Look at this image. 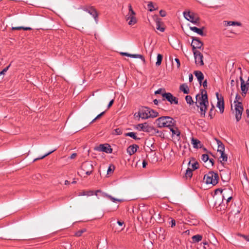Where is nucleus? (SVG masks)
Masks as SVG:
<instances>
[{"instance_id":"6","label":"nucleus","mask_w":249,"mask_h":249,"mask_svg":"<svg viewBox=\"0 0 249 249\" xmlns=\"http://www.w3.org/2000/svg\"><path fill=\"white\" fill-rule=\"evenodd\" d=\"M183 15L187 20L196 25H198L199 18L195 14L190 11L184 12Z\"/></svg>"},{"instance_id":"20","label":"nucleus","mask_w":249,"mask_h":249,"mask_svg":"<svg viewBox=\"0 0 249 249\" xmlns=\"http://www.w3.org/2000/svg\"><path fill=\"white\" fill-rule=\"evenodd\" d=\"M191 143L194 148H198L201 147L200 141L197 139L192 138Z\"/></svg>"},{"instance_id":"39","label":"nucleus","mask_w":249,"mask_h":249,"mask_svg":"<svg viewBox=\"0 0 249 249\" xmlns=\"http://www.w3.org/2000/svg\"><path fill=\"white\" fill-rule=\"evenodd\" d=\"M147 6L149 10L151 12L157 9V8H155L153 3L151 1L148 3Z\"/></svg>"},{"instance_id":"45","label":"nucleus","mask_w":249,"mask_h":249,"mask_svg":"<svg viewBox=\"0 0 249 249\" xmlns=\"http://www.w3.org/2000/svg\"><path fill=\"white\" fill-rule=\"evenodd\" d=\"M164 93H166V92H165L164 89H160L155 92V94H161L162 96Z\"/></svg>"},{"instance_id":"17","label":"nucleus","mask_w":249,"mask_h":249,"mask_svg":"<svg viewBox=\"0 0 249 249\" xmlns=\"http://www.w3.org/2000/svg\"><path fill=\"white\" fill-rule=\"evenodd\" d=\"M136 128L139 130H142L143 131H148L149 130L148 125L146 123L138 124L136 126Z\"/></svg>"},{"instance_id":"59","label":"nucleus","mask_w":249,"mask_h":249,"mask_svg":"<svg viewBox=\"0 0 249 249\" xmlns=\"http://www.w3.org/2000/svg\"><path fill=\"white\" fill-rule=\"evenodd\" d=\"M203 86L204 88H206L207 87V80H205L203 82Z\"/></svg>"},{"instance_id":"41","label":"nucleus","mask_w":249,"mask_h":249,"mask_svg":"<svg viewBox=\"0 0 249 249\" xmlns=\"http://www.w3.org/2000/svg\"><path fill=\"white\" fill-rule=\"evenodd\" d=\"M12 30H19L21 29H23L24 30H31L32 29L30 27H24L22 26H19V27H13Z\"/></svg>"},{"instance_id":"31","label":"nucleus","mask_w":249,"mask_h":249,"mask_svg":"<svg viewBox=\"0 0 249 249\" xmlns=\"http://www.w3.org/2000/svg\"><path fill=\"white\" fill-rule=\"evenodd\" d=\"M208 105H203L199 106L198 107L200 108V111L201 112V116L204 117L205 115V113L206 112L207 109Z\"/></svg>"},{"instance_id":"7","label":"nucleus","mask_w":249,"mask_h":249,"mask_svg":"<svg viewBox=\"0 0 249 249\" xmlns=\"http://www.w3.org/2000/svg\"><path fill=\"white\" fill-rule=\"evenodd\" d=\"M234 111L233 113L235 114L236 120L238 122L241 118L243 111L244 110L242 103H238L237 105H234Z\"/></svg>"},{"instance_id":"37","label":"nucleus","mask_w":249,"mask_h":249,"mask_svg":"<svg viewBox=\"0 0 249 249\" xmlns=\"http://www.w3.org/2000/svg\"><path fill=\"white\" fill-rule=\"evenodd\" d=\"M156 28L157 30H160L161 32H163L164 30V28L163 27H161L160 26V21L159 19H157L156 21Z\"/></svg>"},{"instance_id":"26","label":"nucleus","mask_w":249,"mask_h":249,"mask_svg":"<svg viewBox=\"0 0 249 249\" xmlns=\"http://www.w3.org/2000/svg\"><path fill=\"white\" fill-rule=\"evenodd\" d=\"M94 194V192L92 191H82V192H80L78 196H92Z\"/></svg>"},{"instance_id":"53","label":"nucleus","mask_w":249,"mask_h":249,"mask_svg":"<svg viewBox=\"0 0 249 249\" xmlns=\"http://www.w3.org/2000/svg\"><path fill=\"white\" fill-rule=\"evenodd\" d=\"M160 14L161 17H164L166 16V13L165 11L161 10L160 11Z\"/></svg>"},{"instance_id":"13","label":"nucleus","mask_w":249,"mask_h":249,"mask_svg":"<svg viewBox=\"0 0 249 249\" xmlns=\"http://www.w3.org/2000/svg\"><path fill=\"white\" fill-rule=\"evenodd\" d=\"M149 108L147 107H142L138 113V116L142 119L149 118Z\"/></svg>"},{"instance_id":"10","label":"nucleus","mask_w":249,"mask_h":249,"mask_svg":"<svg viewBox=\"0 0 249 249\" xmlns=\"http://www.w3.org/2000/svg\"><path fill=\"white\" fill-rule=\"evenodd\" d=\"M94 149L98 151L105 152L107 153H111L112 151L111 146L107 143L100 144L95 147Z\"/></svg>"},{"instance_id":"34","label":"nucleus","mask_w":249,"mask_h":249,"mask_svg":"<svg viewBox=\"0 0 249 249\" xmlns=\"http://www.w3.org/2000/svg\"><path fill=\"white\" fill-rule=\"evenodd\" d=\"M209 247L207 243L205 242L203 244H199L196 247V249H207Z\"/></svg>"},{"instance_id":"16","label":"nucleus","mask_w":249,"mask_h":249,"mask_svg":"<svg viewBox=\"0 0 249 249\" xmlns=\"http://www.w3.org/2000/svg\"><path fill=\"white\" fill-rule=\"evenodd\" d=\"M138 148L139 146L136 144L130 145L127 148V152L130 155H132L137 151Z\"/></svg>"},{"instance_id":"33","label":"nucleus","mask_w":249,"mask_h":249,"mask_svg":"<svg viewBox=\"0 0 249 249\" xmlns=\"http://www.w3.org/2000/svg\"><path fill=\"white\" fill-rule=\"evenodd\" d=\"M192 169L190 167H188L186 170L185 177L186 178H190L192 176Z\"/></svg>"},{"instance_id":"15","label":"nucleus","mask_w":249,"mask_h":249,"mask_svg":"<svg viewBox=\"0 0 249 249\" xmlns=\"http://www.w3.org/2000/svg\"><path fill=\"white\" fill-rule=\"evenodd\" d=\"M120 54L122 55L127 56H129V57H133V58H140L143 61H144V59L143 56L142 55H140V54H130V53H123V52L120 53Z\"/></svg>"},{"instance_id":"11","label":"nucleus","mask_w":249,"mask_h":249,"mask_svg":"<svg viewBox=\"0 0 249 249\" xmlns=\"http://www.w3.org/2000/svg\"><path fill=\"white\" fill-rule=\"evenodd\" d=\"M192 38L193 40L191 43V46L193 48L194 53V50H196V49H201L203 46V43L197 37H192Z\"/></svg>"},{"instance_id":"24","label":"nucleus","mask_w":249,"mask_h":249,"mask_svg":"<svg viewBox=\"0 0 249 249\" xmlns=\"http://www.w3.org/2000/svg\"><path fill=\"white\" fill-rule=\"evenodd\" d=\"M229 192H230V191L227 190L226 189L221 190L218 189L215 190L216 193L219 192L221 195H222L223 199H225V197L228 196L227 195Z\"/></svg>"},{"instance_id":"61","label":"nucleus","mask_w":249,"mask_h":249,"mask_svg":"<svg viewBox=\"0 0 249 249\" xmlns=\"http://www.w3.org/2000/svg\"><path fill=\"white\" fill-rule=\"evenodd\" d=\"M147 165V162L145 160H143L142 161V167L145 168Z\"/></svg>"},{"instance_id":"54","label":"nucleus","mask_w":249,"mask_h":249,"mask_svg":"<svg viewBox=\"0 0 249 249\" xmlns=\"http://www.w3.org/2000/svg\"><path fill=\"white\" fill-rule=\"evenodd\" d=\"M175 60L177 63V67L178 68L180 66L179 60L178 58H176Z\"/></svg>"},{"instance_id":"64","label":"nucleus","mask_w":249,"mask_h":249,"mask_svg":"<svg viewBox=\"0 0 249 249\" xmlns=\"http://www.w3.org/2000/svg\"><path fill=\"white\" fill-rule=\"evenodd\" d=\"M232 198V197L231 196H230L229 197H228V198L227 199V202H229L230 201V200Z\"/></svg>"},{"instance_id":"23","label":"nucleus","mask_w":249,"mask_h":249,"mask_svg":"<svg viewBox=\"0 0 249 249\" xmlns=\"http://www.w3.org/2000/svg\"><path fill=\"white\" fill-rule=\"evenodd\" d=\"M202 239V236L199 234H196L193 236L192 237V243H196L201 241Z\"/></svg>"},{"instance_id":"28","label":"nucleus","mask_w":249,"mask_h":249,"mask_svg":"<svg viewBox=\"0 0 249 249\" xmlns=\"http://www.w3.org/2000/svg\"><path fill=\"white\" fill-rule=\"evenodd\" d=\"M148 112H149L148 117L149 118H154L158 116V113L155 110L149 108Z\"/></svg>"},{"instance_id":"22","label":"nucleus","mask_w":249,"mask_h":249,"mask_svg":"<svg viewBox=\"0 0 249 249\" xmlns=\"http://www.w3.org/2000/svg\"><path fill=\"white\" fill-rule=\"evenodd\" d=\"M231 95L233 94L234 90L235 89V88H237L238 86V81L236 80L235 81L232 79L231 82Z\"/></svg>"},{"instance_id":"1","label":"nucleus","mask_w":249,"mask_h":249,"mask_svg":"<svg viewBox=\"0 0 249 249\" xmlns=\"http://www.w3.org/2000/svg\"><path fill=\"white\" fill-rule=\"evenodd\" d=\"M97 17V11L92 7H85L83 8V12L80 14V21L82 25L88 26L92 19H94L96 21Z\"/></svg>"},{"instance_id":"49","label":"nucleus","mask_w":249,"mask_h":249,"mask_svg":"<svg viewBox=\"0 0 249 249\" xmlns=\"http://www.w3.org/2000/svg\"><path fill=\"white\" fill-rule=\"evenodd\" d=\"M86 231L85 229H82L80 231H78L75 233V236H80L83 233Z\"/></svg>"},{"instance_id":"32","label":"nucleus","mask_w":249,"mask_h":249,"mask_svg":"<svg viewBox=\"0 0 249 249\" xmlns=\"http://www.w3.org/2000/svg\"><path fill=\"white\" fill-rule=\"evenodd\" d=\"M170 130L172 133V135H176L178 138L179 137L180 132L177 128H174L173 127H170Z\"/></svg>"},{"instance_id":"29","label":"nucleus","mask_w":249,"mask_h":249,"mask_svg":"<svg viewBox=\"0 0 249 249\" xmlns=\"http://www.w3.org/2000/svg\"><path fill=\"white\" fill-rule=\"evenodd\" d=\"M180 89L185 94H188L189 91L188 87L186 84H182L180 86Z\"/></svg>"},{"instance_id":"8","label":"nucleus","mask_w":249,"mask_h":249,"mask_svg":"<svg viewBox=\"0 0 249 249\" xmlns=\"http://www.w3.org/2000/svg\"><path fill=\"white\" fill-rule=\"evenodd\" d=\"M93 166L92 164L89 161L84 162L81 165V169L85 172L86 175H89L92 172Z\"/></svg>"},{"instance_id":"60","label":"nucleus","mask_w":249,"mask_h":249,"mask_svg":"<svg viewBox=\"0 0 249 249\" xmlns=\"http://www.w3.org/2000/svg\"><path fill=\"white\" fill-rule=\"evenodd\" d=\"M240 81H241V85H243V84H245V81H244V80H243V78H242V76H241L240 77Z\"/></svg>"},{"instance_id":"30","label":"nucleus","mask_w":249,"mask_h":249,"mask_svg":"<svg viewBox=\"0 0 249 249\" xmlns=\"http://www.w3.org/2000/svg\"><path fill=\"white\" fill-rule=\"evenodd\" d=\"M220 156L219 158L220 161L222 162V161H226L228 159V157L227 155L225 154L224 152L219 153Z\"/></svg>"},{"instance_id":"58","label":"nucleus","mask_w":249,"mask_h":249,"mask_svg":"<svg viewBox=\"0 0 249 249\" xmlns=\"http://www.w3.org/2000/svg\"><path fill=\"white\" fill-rule=\"evenodd\" d=\"M193 76L192 74H190L189 75V80L191 82L193 81Z\"/></svg>"},{"instance_id":"40","label":"nucleus","mask_w":249,"mask_h":249,"mask_svg":"<svg viewBox=\"0 0 249 249\" xmlns=\"http://www.w3.org/2000/svg\"><path fill=\"white\" fill-rule=\"evenodd\" d=\"M162 59V55L160 54H158L157 55V61L156 63V66H160L161 64Z\"/></svg>"},{"instance_id":"5","label":"nucleus","mask_w":249,"mask_h":249,"mask_svg":"<svg viewBox=\"0 0 249 249\" xmlns=\"http://www.w3.org/2000/svg\"><path fill=\"white\" fill-rule=\"evenodd\" d=\"M129 12L128 14L125 16L126 20H128V24L129 25H133L137 22V19L135 17L136 13L132 9L131 4L128 5Z\"/></svg>"},{"instance_id":"38","label":"nucleus","mask_w":249,"mask_h":249,"mask_svg":"<svg viewBox=\"0 0 249 249\" xmlns=\"http://www.w3.org/2000/svg\"><path fill=\"white\" fill-rule=\"evenodd\" d=\"M105 196H106V197H107V198H109L110 200H111L112 201H113L114 202H117V201H118V202L122 201L121 199L115 198L112 197L111 196L107 195V194H106L105 195Z\"/></svg>"},{"instance_id":"62","label":"nucleus","mask_w":249,"mask_h":249,"mask_svg":"<svg viewBox=\"0 0 249 249\" xmlns=\"http://www.w3.org/2000/svg\"><path fill=\"white\" fill-rule=\"evenodd\" d=\"M210 162L211 163L212 166H213L214 164V160L213 159H209Z\"/></svg>"},{"instance_id":"21","label":"nucleus","mask_w":249,"mask_h":249,"mask_svg":"<svg viewBox=\"0 0 249 249\" xmlns=\"http://www.w3.org/2000/svg\"><path fill=\"white\" fill-rule=\"evenodd\" d=\"M217 144L218 145L217 152L219 153L223 152L225 151V146L222 142L218 140H216Z\"/></svg>"},{"instance_id":"52","label":"nucleus","mask_w":249,"mask_h":249,"mask_svg":"<svg viewBox=\"0 0 249 249\" xmlns=\"http://www.w3.org/2000/svg\"><path fill=\"white\" fill-rule=\"evenodd\" d=\"M10 67V65L6 67L5 68H4L2 71L0 72V74L1 75H4L5 72L7 71L8 70L9 68Z\"/></svg>"},{"instance_id":"42","label":"nucleus","mask_w":249,"mask_h":249,"mask_svg":"<svg viewBox=\"0 0 249 249\" xmlns=\"http://www.w3.org/2000/svg\"><path fill=\"white\" fill-rule=\"evenodd\" d=\"M185 100L187 104H189L190 105H191L192 104H193L194 102L193 101L192 98L190 95H187L185 97Z\"/></svg>"},{"instance_id":"43","label":"nucleus","mask_w":249,"mask_h":249,"mask_svg":"<svg viewBox=\"0 0 249 249\" xmlns=\"http://www.w3.org/2000/svg\"><path fill=\"white\" fill-rule=\"evenodd\" d=\"M115 169V167L113 165H110L107 171V175H111L113 173L114 170Z\"/></svg>"},{"instance_id":"63","label":"nucleus","mask_w":249,"mask_h":249,"mask_svg":"<svg viewBox=\"0 0 249 249\" xmlns=\"http://www.w3.org/2000/svg\"><path fill=\"white\" fill-rule=\"evenodd\" d=\"M117 223L119 225L121 226H122L123 225L124 222H121L120 221H118Z\"/></svg>"},{"instance_id":"19","label":"nucleus","mask_w":249,"mask_h":249,"mask_svg":"<svg viewBox=\"0 0 249 249\" xmlns=\"http://www.w3.org/2000/svg\"><path fill=\"white\" fill-rule=\"evenodd\" d=\"M194 74L196 77L198 81L200 84H201L202 81L204 79L203 74L200 71H195Z\"/></svg>"},{"instance_id":"46","label":"nucleus","mask_w":249,"mask_h":249,"mask_svg":"<svg viewBox=\"0 0 249 249\" xmlns=\"http://www.w3.org/2000/svg\"><path fill=\"white\" fill-rule=\"evenodd\" d=\"M241 90L242 91L243 93H244V94H246L247 92V90H248V88H247V85L246 84L241 85Z\"/></svg>"},{"instance_id":"25","label":"nucleus","mask_w":249,"mask_h":249,"mask_svg":"<svg viewBox=\"0 0 249 249\" xmlns=\"http://www.w3.org/2000/svg\"><path fill=\"white\" fill-rule=\"evenodd\" d=\"M225 25L227 26H241V23L237 21H224Z\"/></svg>"},{"instance_id":"36","label":"nucleus","mask_w":249,"mask_h":249,"mask_svg":"<svg viewBox=\"0 0 249 249\" xmlns=\"http://www.w3.org/2000/svg\"><path fill=\"white\" fill-rule=\"evenodd\" d=\"M124 135L125 136H129L131 138H132L133 139H135V140H138V139H140V138H138L137 137V136L136 135L135 133H134V132H129V133H126L124 134Z\"/></svg>"},{"instance_id":"50","label":"nucleus","mask_w":249,"mask_h":249,"mask_svg":"<svg viewBox=\"0 0 249 249\" xmlns=\"http://www.w3.org/2000/svg\"><path fill=\"white\" fill-rule=\"evenodd\" d=\"M105 113V112H102V113H101L100 114H99V115H98L91 122V123H93L94 122V121H95L96 120H98L99 119H100Z\"/></svg>"},{"instance_id":"48","label":"nucleus","mask_w":249,"mask_h":249,"mask_svg":"<svg viewBox=\"0 0 249 249\" xmlns=\"http://www.w3.org/2000/svg\"><path fill=\"white\" fill-rule=\"evenodd\" d=\"M241 99V97L239 95H238L237 94H236V97H235V100L234 101V104L235 105H237V104L238 103H241V102L239 101V100H240Z\"/></svg>"},{"instance_id":"9","label":"nucleus","mask_w":249,"mask_h":249,"mask_svg":"<svg viewBox=\"0 0 249 249\" xmlns=\"http://www.w3.org/2000/svg\"><path fill=\"white\" fill-rule=\"evenodd\" d=\"M193 53L196 64L200 66H203L204 65L203 54L197 50H194Z\"/></svg>"},{"instance_id":"18","label":"nucleus","mask_w":249,"mask_h":249,"mask_svg":"<svg viewBox=\"0 0 249 249\" xmlns=\"http://www.w3.org/2000/svg\"><path fill=\"white\" fill-rule=\"evenodd\" d=\"M190 29L191 31L197 33V34L201 36H204L205 35L203 33V29H204V27H202L201 29L198 28L196 27H190Z\"/></svg>"},{"instance_id":"35","label":"nucleus","mask_w":249,"mask_h":249,"mask_svg":"<svg viewBox=\"0 0 249 249\" xmlns=\"http://www.w3.org/2000/svg\"><path fill=\"white\" fill-rule=\"evenodd\" d=\"M188 165L189 166V167H190L192 170H194L198 168V163L197 162H195L191 164V161H190Z\"/></svg>"},{"instance_id":"12","label":"nucleus","mask_w":249,"mask_h":249,"mask_svg":"<svg viewBox=\"0 0 249 249\" xmlns=\"http://www.w3.org/2000/svg\"><path fill=\"white\" fill-rule=\"evenodd\" d=\"M163 100H167L171 104H178V99L174 97L171 93L167 92L166 93H164L163 95Z\"/></svg>"},{"instance_id":"56","label":"nucleus","mask_w":249,"mask_h":249,"mask_svg":"<svg viewBox=\"0 0 249 249\" xmlns=\"http://www.w3.org/2000/svg\"><path fill=\"white\" fill-rule=\"evenodd\" d=\"M114 103V99H113L112 100H111L110 102L109 103L108 105V106H107V107L108 108H109V107H110L112 104H113Z\"/></svg>"},{"instance_id":"3","label":"nucleus","mask_w":249,"mask_h":249,"mask_svg":"<svg viewBox=\"0 0 249 249\" xmlns=\"http://www.w3.org/2000/svg\"><path fill=\"white\" fill-rule=\"evenodd\" d=\"M196 102H195L196 106L199 107L201 106L208 105V100L207 95V92L205 90L201 91V94H198L196 96Z\"/></svg>"},{"instance_id":"14","label":"nucleus","mask_w":249,"mask_h":249,"mask_svg":"<svg viewBox=\"0 0 249 249\" xmlns=\"http://www.w3.org/2000/svg\"><path fill=\"white\" fill-rule=\"evenodd\" d=\"M216 97L218 100L217 107L219 108L220 112L222 113L224 110V99L222 96H219L218 93H216Z\"/></svg>"},{"instance_id":"51","label":"nucleus","mask_w":249,"mask_h":249,"mask_svg":"<svg viewBox=\"0 0 249 249\" xmlns=\"http://www.w3.org/2000/svg\"><path fill=\"white\" fill-rule=\"evenodd\" d=\"M114 131L116 135H120L122 133V130L120 128H116Z\"/></svg>"},{"instance_id":"2","label":"nucleus","mask_w":249,"mask_h":249,"mask_svg":"<svg viewBox=\"0 0 249 249\" xmlns=\"http://www.w3.org/2000/svg\"><path fill=\"white\" fill-rule=\"evenodd\" d=\"M175 123L174 119L168 116H162L156 120V124L159 127L173 126Z\"/></svg>"},{"instance_id":"44","label":"nucleus","mask_w":249,"mask_h":249,"mask_svg":"<svg viewBox=\"0 0 249 249\" xmlns=\"http://www.w3.org/2000/svg\"><path fill=\"white\" fill-rule=\"evenodd\" d=\"M55 150H52V151H50V152L47 153L46 154H45V155L42 156L40 158H36V159H34L33 162H35V161H37V160H39L43 159V158H44L46 156H47L49 155H50V154L52 153Z\"/></svg>"},{"instance_id":"57","label":"nucleus","mask_w":249,"mask_h":249,"mask_svg":"<svg viewBox=\"0 0 249 249\" xmlns=\"http://www.w3.org/2000/svg\"><path fill=\"white\" fill-rule=\"evenodd\" d=\"M76 156H77V154L76 153H73L71 155L70 158L71 159H73L76 157Z\"/></svg>"},{"instance_id":"4","label":"nucleus","mask_w":249,"mask_h":249,"mask_svg":"<svg viewBox=\"0 0 249 249\" xmlns=\"http://www.w3.org/2000/svg\"><path fill=\"white\" fill-rule=\"evenodd\" d=\"M203 179L206 184L215 185L218 182V176L213 172H209L204 176Z\"/></svg>"},{"instance_id":"27","label":"nucleus","mask_w":249,"mask_h":249,"mask_svg":"<svg viewBox=\"0 0 249 249\" xmlns=\"http://www.w3.org/2000/svg\"><path fill=\"white\" fill-rule=\"evenodd\" d=\"M152 213L150 211H146L142 212V218L144 219L145 220H147L148 218L149 215H152Z\"/></svg>"},{"instance_id":"47","label":"nucleus","mask_w":249,"mask_h":249,"mask_svg":"<svg viewBox=\"0 0 249 249\" xmlns=\"http://www.w3.org/2000/svg\"><path fill=\"white\" fill-rule=\"evenodd\" d=\"M201 159H202V160L204 162H207V161L209 160V156H208V155H207V154H203V155H202V156Z\"/></svg>"},{"instance_id":"55","label":"nucleus","mask_w":249,"mask_h":249,"mask_svg":"<svg viewBox=\"0 0 249 249\" xmlns=\"http://www.w3.org/2000/svg\"><path fill=\"white\" fill-rule=\"evenodd\" d=\"M171 227H174L176 225V221L174 219H172L171 221Z\"/></svg>"}]
</instances>
